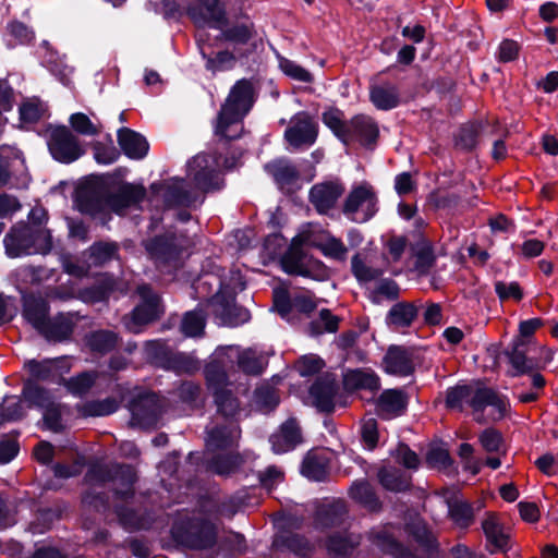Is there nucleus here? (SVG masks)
Returning a JSON list of instances; mask_svg holds the SVG:
<instances>
[{
  "label": "nucleus",
  "instance_id": "20",
  "mask_svg": "<svg viewBox=\"0 0 558 558\" xmlns=\"http://www.w3.org/2000/svg\"><path fill=\"white\" fill-rule=\"evenodd\" d=\"M417 317V306L412 302H398L389 310L386 322L396 329L407 328Z\"/></svg>",
  "mask_w": 558,
  "mask_h": 558
},
{
  "label": "nucleus",
  "instance_id": "11",
  "mask_svg": "<svg viewBox=\"0 0 558 558\" xmlns=\"http://www.w3.org/2000/svg\"><path fill=\"white\" fill-rule=\"evenodd\" d=\"M190 15L195 24L208 23L216 28H221L226 21V12L219 0H197Z\"/></svg>",
  "mask_w": 558,
  "mask_h": 558
},
{
  "label": "nucleus",
  "instance_id": "52",
  "mask_svg": "<svg viewBox=\"0 0 558 558\" xmlns=\"http://www.w3.org/2000/svg\"><path fill=\"white\" fill-rule=\"evenodd\" d=\"M235 58L230 51H219L215 57L207 58L206 68L213 72L231 69Z\"/></svg>",
  "mask_w": 558,
  "mask_h": 558
},
{
  "label": "nucleus",
  "instance_id": "43",
  "mask_svg": "<svg viewBox=\"0 0 558 558\" xmlns=\"http://www.w3.org/2000/svg\"><path fill=\"white\" fill-rule=\"evenodd\" d=\"M89 347L97 352H108L118 343V337L111 331H96L89 338Z\"/></svg>",
  "mask_w": 558,
  "mask_h": 558
},
{
  "label": "nucleus",
  "instance_id": "42",
  "mask_svg": "<svg viewBox=\"0 0 558 558\" xmlns=\"http://www.w3.org/2000/svg\"><path fill=\"white\" fill-rule=\"evenodd\" d=\"M205 328V316L199 312H189L185 314L181 330L187 337L201 336Z\"/></svg>",
  "mask_w": 558,
  "mask_h": 558
},
{
  "label": "nucleus",
  "instance_id": "27",
  "mask_svg": "<svg viewBox=\"0 0 558 558\" xmlns=\"http://www.w3.org/2000/svg\"><path fill=\"white\" fill-rule=\"evenodd\" d=\"M480 386H457L448 390L446 404L451 409L462 410L464 403L474 410V399Z\"/></svg>",
  "mask_w": 558,
  "mask_h": 558
},
{
  "label": "nucleus",
  "instance_id": "55",
  "mask_svg": "<svg viewBox=\"0 0 558 558\" xmlns=\"http://www.w3.org/2000/svg\"><path fill=\"white\" fill-rule=\"evenodd\" d=\"M407 247V240L403 236H391L385 244L386 257L389 262H398Z\"/></svg>",
  "mask_w": 558,
  "mask_h": 558
},
{
  "label": "nucleus",
  "instance_id": "34",
  "mask_svg": "<svg viewBox=\"0 0 558 558\" xmlns=\"http://www.w3.org/2000/svg\"><path fill=\"white\" fill-rule=\"evenodd\" d=\"M351 497L369 511L379 509V501L367 483H355L350 489Z\"/></svg>",
  "mask_w": 558,
  "mask_h": 558
},
{
  "label": "nucleus",
  "instance_id": "62",
  "mask_svg": "<svg viewBox=\"0 0 558 558\" xmlns=\"http://www.w3.org/2000/svg\"><path fill=\"white\" fill-rule=\"evenodd\" d=\"M545 248V243L537 239H527L520 246V253L524 258L539 256Z\"/></svg>",
  "mask_w": 558,
  "mask_h": 558
},
{
  "label": "nucleus",
  "instance_id": "13",
  "mask_svg": "<svg viewBox=\"0 0 558 558\" xmlns=\"http://www.w3.org/2000/svg\"><path fill=\"white\" fill-rule=\"evenodd\" d=\"M482 529L487 542L497 550L510 547V531L506 529L495 513H487L482 522Z\"/></svg>",
  "mask_w": 558,
  "mask_h": 558
},
{
  "label": "nucleus",
  "instance_id": "39",
  "mask_svg": "<svg viewBox=\"0 0 558 558\" xmlns=\"http://www.w3.org/2000/svg\"><path fill=\"white\" fill-rule=\"evenodd\" d=\"M69 122L75 132L83 135L94 136L101 131L100 124L94 123L88 116L82 112L73 113Z\"/></svg>",
  "mask_w": 558,
  "mask_h": 558
},
{
  "label": "nucleus",
  "instance_id": "31",
  "mask_svg": "<svg viewBox=\"0 0 558 558\" xmlns=\"http://www.w3.org/2000/svg\"><path fill=\"white\" fill-rule=\"evenodd\" d=\"M400 295V288L391 279H384L378 281L369 291L368 298L375 304H380L383 301H395Z\"/></svg>",
  "mask_w": 558,
  "mask_h": 558
},
{
  "label": "nucleus",
  "instance_id": "36",
  "mask_svg": "<svg viewBox=\"0 0 558 558\" xmlns=\"http://www.w3.org/2000/svg\"><path fill=\"white\" fill-rule=\"evenodd\" d=\"M47 108L45 104L35 97L24 100L20 106L21 120L26 123L37 122L45 116Z\"/></svg>",
  "mask_w": 558,
  "mask_h": 558
},
{
  "label": "nucleus",
  "instance_id": "3",
  "mask_svg": "<svg viewBox=\"0 0 558 558\" xmlns=\"http://www.w3.org/2000/svg\"><path fill=\"white\" fill-rule=\"evenodd\" d=\"M205 373L208 388L214 395L218 412L226 418L235 417L241 407L238 398L233 396L230 389L231 384L228 383L226 373L216 362L207 365Z\"/></svg>",
  "mask_w": 558,
  "mask_h": 558
},
{
  "label": "nucleus",
  "instance_id": "17",
  "mask_svg": "<svg viewBox=\"0 0 558 558\" xmlns=\"http://www.w3.org/2000/svg\"><path fill=\"white\" fill-rule=\"evenodd\" d=\"M240 428L233 422L222 427H215L208 433L207 448L210 451L228 450L240 438Z\"/></svg>",
  "mask_w": 558,
  "mask_h": 558
},
{
  "label": "nucleus",
  "instance_id": "40",
  "mask_svg": "<svg viewBox=\"0 0 558 558\" xmlns=\"http://www.w3.org/2000/svg\"><path fill=\"white\" fill-rule=\"evenodd\" d=\"M302 473L314 481H322L327 476V465L316 454H308L302 465Z\"/></svg>",
  "mask_w": 558,
  "mask_h": 558
},
{
  "label": "nucleus",
  "instance_id": "41",
  "mask_svg": "<svg viewBox=\"0 0 558 558\" xmlns=\"http://www.w3.org/2000/svg\"><path fill=\"white\" fill-rule=\"evenodd\" d=\"M380 483L390 490H403L409 487V478L393 469H381L379 471Z\"/></svg>",
  "mask_w": 558,
  "mask_h": 558
},
{
  "label": "nucleus",
  "instance_id": "45",
  "mask_svg": "<svg viewBox=\"0 0 558 558\" xmlns=\"http://www.w3.org/2000/svg\"><path fill=\"white\" fill-rule=\"evenodd\" d=\"M95 380L96 375L94 373L85 372L65 381V386L70 392L74 395H83L92 388Z\"/></svg>",
  "mask_w": 558,
  "mask_h": 558
},
{
  "label": "nucleus",
  "instance_id": "38",
  "mask_svg": "<svg viewBox=\"0 0 558 558\" xmlns=\"http://www.w3.org/2000/svg\"><path fill=\"white\" fill-rule=\"evenodd\" d=\"M483 449L488 453L504 456L506 453L502 435L494 429H485L478 437Z\"/></svg>",
  "mask_w": 558,
  "mask_h": 558
},
{
  "label": "nucleus",
  "instance_id": "50",
  "mask_svg": "<svg viewBox=\"0 0 558 558\" xmlns=\"http://www.w3.org/2000/svg\"><path fill=\"white\" fill-rule=\"evenodd\" d=\"M167 199L172 205L189 206L193 199L190 193L185 190V183L183 180H177L169 187Z\"/></svg>",
  "mask_w": 558,
  "mask_h": 558
},
{
  "label": "nucleus",
  "instance_id": "63",
  "mask_svg": "<svg viewBox=\"0 0 558 558\" xmlns=\"http://www.w3.org/2000/svg\"><path fill=\"white\" fill-rule=\"evenodd\" d=\"M15 102L14 92L7 81H0V114L10 111Z\"/></svg>",
  "mask_w": 558,
  "mask_h": 558
},
{
  "label": "nucleus",
  "instance_id": "24",
  "mask_svg": "<svg viewBox=\"0 0 558 558\" xmlns=\"http://www.w3.org/2000/svg\"><path fill=\"white\" fill-rule=\"evenodd\" d=\"M48 305L41 299L27 298L24 303L25 318L41 333L50 322L47 319Z\"/></svg>",
  "mask_w": 558,
  "mask_h": 558
},
{
  "label": "nucleus",
  "instance_id": "48",
  "mask_svg": "<svg viewBox=\"0 0 558 558\" xmlns=\"http://www.w3.org/2000/svg\"><path fill=\"white\" fill-rule=\"evenodd\" d=\"M495 292L501 302L513 300L519 302L523 298V292L518 282H495Z\"/></svg>",
  "mask_w": 558,
  "mask_h": 558
},
{
  "label": "nucleus",
  "instance_id": "59",
  "mask_svg": "<svg viewBox=\"0 0 558 558\" xmlns=\"http://www.w3.org/2000/svg\"><path fill=\"white\" fill-rule=\"evenodd\" d=\"M426 462L432 468H446L450 463V456L442 447H432L426 454Z\"/></svg>",
  "mask_w": 558,
  "mask_h": 558
},
{
  "label": "nucleus",
  "instance_id": "12",
  "mask_svg": "<svg viewBox=\"0 0 558 558\" xmlns=\"http://www.w3.org/2000/svg\"><path fill=\"white\" fill-rule=\"evenodd\" d=\"M384 365L387 373L397 376L410 375L414 369L412 353L403 347H390L385 355Z\"/></svg>",
  "mask_w": 558,
  "mask_h": 558
},
{
  "label": "nucleus",
  "instance_id": "16",
  "mask_svg": "<svg viewBox=\"0 0 558 558\" xmlns=\"http://www.w3.org/2000/svg\"><path fill=\"white\" fill-rule=\"evenodd\" d=\"M118 143L122 151L132 159L144 158L149 149L146 138L128 128L118 132Z\"/></svg>",
  "mask_w": 558,
  "mask_h": 558
},
{
  "label": "nucleus",
  "instance_id": "22",
  "mask_svg": "<svg viewBox=\"0 0 558 558\" xmlns=\"http://www.w3.org/2000/svg\"><path fill=\"white\" fill-rule=\"evenodd\" d=\"M322 121L344 144L350 143V121H345L343 111L330 107L323 112Z\"/></svg>",
  "mask_w": 558,
  "mask_h": 558
},
{
  "label": "nucleus",
  "instance_id": "58",
  "mask_svg": "<svg viewBox=\"0 0 558 558\" xmlns=\"http://www.w3.org/2000/svg\"><path fill=\"white\" fill-rule=\"evenodd\" d=\"M8 31L20 44H31L34 38V32L24 23L14 21L8 25Z\"/></svg>",
  "mask_w": 558,
  "mask_h": 558
},
{
  "label": "nucleus",
  "instance_id": "54",
  "mask_svg": "<svg viewBox=\"0 0 558 558\" xmlns=\"http://www.w3.org/2000/svg\"><path fill=\"white\" fill-rule=\"evenodd\" d=\"M117 245L113 243H96L90 247V257L95 264H104L114 257Z\"/></svg>",
  "mask_w": 558,
  "mask_h": 558
},
{
  "label": "nucleus",
  "instance_id": "47",
  "mask_svg": "<svg viewBox=\"0 0 558 558\" xmlns=\"http://www.w3.org/2000/svg\"><path fill=\"white\" fill-rule=\"evenodd\" d=\"M279 66L284 74L292 77L293 80L310 83L313 81V75L303 66L286 58H281Z\"/></svg>",
  "mask_w": 558,
  "mask_h": 558
},
{
  "label": "nucleus",
  "instance_id": "60",
  "mask_svg": "<svg viewBox=\"0 0 558 558\" xmlns=\"http://www.w3.org/2000/svg\"><path fill=\"white\" fill-rule=\"evenodd\" d=\"M56 361H31L27 363V367L32 376L37 379H46L50 376L52 369L56 368Z\"/></svg>",
  "mask_w": 558,
  "mask_h": 558
},
{
  "label": "nucleus",
  "instance_id": "5",
  "mask_svg": "<svg viewBox=\"0 0 558 558\" xmlns=\"http://www.w3.org/2000/svg\"><path fill=\"white\" fill-rule=\"evenodd\" d=\"M509 411L508 401L493 389L481 387L475 395L473 417L478 423L499 421Z\"/></svg>",
  "mask_w": 558,
  "mask_h": 558
},
{
  "label": "nucleus",
  "instance_id": "10",
  "mask_svg": "<svg viewBox=\"0 0 558 558\" xmlns=\"http://www.w3.org/2000/svg\"><path fill=\"white\" fill-rule=\"evenodd\" d=\"M350 143L359 142L365 147H374L379 137L377 122L369 116L357 114L350 120Z\"/></svg>",
  "mask_w": 558,
  "mask_h": 558
},
{
  "label": "nucleus",
  "instance_id": "37",
  "mask_svg": "<svg viewBox=\"0 0 558 558\" xmlns=\"http://www.w3.org/2000/svg\"><path fill=\"white\" fill-rule=\"evenodd\" d=\"M316 246L326 257L337 260H344L348 254L344 243L335 236H327L318 242Z\"/></svg>",
  "mask_w": 558,
  "mask_h": 558
},
{
  "label": "nucleus",
  "instance_id": "29",
  "mask_svg": "<svg viewBox=\"0 0 558 558\" xmlns=\"http://www.w3.org/2000/svg\"><path fill=\"white\" fill-rule=\"evenodd\" d=\"M449 517L460 529H468L474 522V510L471 504L465 500L449 502Z\"/></svg>",
  "mask_w": 558,
  "mask_h": 558
},
{
  "label": "nucleus",
  "instance_id": "1",
  "mask_svg": "<svg viewBox=\"0 0 558 558\" xmlns=\"http://www.w3.org/2000/svg\"><path fill=\"white\" fill-rule=\"evenodd\" d=\"M253 105V86L241 80L232 87L217 117L215 132L220 137L234 140L243 131L242 119Z\"/></svg>",
  "mask_w": 558,
  "mask_h": 558
},
{
  "label": "nucleus",
  "instance_id": "32",
  "mask_svg": "<svg viewBox=\"0 0 558 558\" xmlns=\"http://www.w3.org/2000/svg\"><path fill=\"white\" fill-rule=\"evenodd\" d=\"M119 408V403L113 398L104 400H93L78 407L82 416H105L113 413Z\"/></svg>",
  "mask_w": 558,
  "mask_h": 558
},
{
  "label": "nucleus",
  "instance_id": "4",
  "mask_svg": "<svg viewBox=\"0 0 558 558\" xmlns=\"http://www.w3.org/2000/svg\"><path fill=\"white\" fill-rule=\"evenodd\" d=\"M282 269L294 276L324 280L328 277V268L317 258L307 255L300 242L293 241L281 258Z\"/></svg>",
  "mask_w": 558,
  "mask_h": 558
},
{
  "label": "nucleus",
  "instance_id": "46",
  "mask_svg": "<svg viewBox=\"0 0 558 558\" xmlns=\"http://www.w3.org/2000/svg\"><path fill=\"white\" fill-rule=\"evenodd\" d=\"M352 271L355 278L361 282H368L377 279L380 276L378 269L368 267L359 254L352 257Z\"/></svg>",
  "mask_w": 558,
  "mask_h": 558
},
{
  "label": "nucleus",
  "instance_id": "49",
  "mask_svg": "<svg viewBox=\"0 0 558 558\" xmlns=\"http://www.w3.org/2000/svg\"><path fill=\"white\" fill-rule=\"evenodd\" d=\"M324 366V361L315 354L304 355L295 363V368L302 376L314 375L322 371Z\"/></svg>",
  "mask_w": 558,
  "mask_h": 558
},
{
  "label": "nucleus",
  "instance_id": "33",
  "mask_svg": "<svg viewBox=\"0 0 558 558\" xmlns=\"http://www.w3.org/2000/svg\"><path fill=\"white\" fill-rule=\"evenodd\" d=\"M310 393L320 411L330 412L333 410L335 390L332 385L316 383L311 387Z\"/></svg>",
  "mask_w": 558,
  "mask_h": 558
},
{
  "label": "nucleus",
  "instance_id": "21",
  "mask_svg": "<svg viewBox=\"0 0 558 558\" xmlns=\"http://www.w3.org/2000/svg\"><path fill=\"white\" fill-rule=\"evenodd\" d=\"M343 385L349 390L375 391L379 389L380 383L379 377L372 369H353L344 375Z\"/></svg>",
  "mask_w": 558,
  "mask_h": 558
},
{
  "label": "nucleus",
  "instance_id": "25",
  "mask_svg": "<svg viewBox=\"0 0 558 558\" xmlns=\"http://www.w3.org/2000/svg\"><path fill=\"white\" fill-rule=\"evenodd\" d=\"M221 37L231 43L246 44L255 36V28L253 22L248 17H244L234 24L223 27L221 26Z\"/></svg>",
  "mask_w": 558,
  "mask_h": 558
},
{
  "label": "nucleus",
  "instance_id": "19",
  "mask_svg": "<svg viewBox=\"0 0 558 558\" xmlns=\"http://www.w3.org/2000/svg\"><path fill=\"white\" fill-rule=\"evenodd\" d=\"M190 177L193 179L196 187L201 191H207L215 174V168L210 166V157L207 155H197L189 163Z\"/></svg>",
  "mask_w": 558,
  "mask_h": 558
},
{
  "label": "nucleus",
  "instance_id": "23",
  "mask_svg": "<svg viewBox=\"0 0 558 558\" xmlns=\"http://www.w3.org/2000/svg\"><path fill=\"white\" fill-rule=\"evenodd\" d=\"M145 189L140 185L126 184L123 185L118 194L112 199V209L123 215L128 207L134 206L142 202L145 197Z\"/></svg>",
  "mask_w": 558,
  "mask_h": 558
},
{
  "label": "nucleus",
  "instance_id": "53",
  "mask_svg": "<svg viewBox=\"0 0 558 558\" xmlns=\"http://www.w3.org/2000/svg\"><path fill=\"white\" fill-rule=\"evenodd\" d=\"M361 434H362V440H363L364 445L368 449L373 450L377 446V442H378L377 421L373 417L363 420Z\"/></svg>",
  "mask_w": 558,
  "mask_h": 558
},
{
  "label": "nucleus",
  "instance_id": "15",
  "mask_svg": "<svg viewBox=\"0 0 558 558\" xmlns=\"http://www.w3.org/2000/svg\"><path fill=\"white\" fill-rule=\"evenodd\" d=\"M302 442L300 426L295 420L283 423L278 433L271 437L272 449L276 453L287 452Z\"/></svg>",
  "mask_w": 558,
  "mask_h": 558
},
{
  "label": "nucleus",
  "instance_id": "61",
  "mask_svg": "<svg viewBox=\"0 0 558 558\" xmlns=\"http://www.w3.org/2000/svg\"><path fill=\"white\" fill-rule=\"evenodd\" d=\"M357 543L341 536H332L328 542V549L337 555H348Z\"/></svg>",
  "mask_w": 558,
  "mask_h": 558
},
{
  "label": "nucleus",
  "instance_id": "18",
  "mask_svg": "<svg viewBox=\"0 0 558 558\" xmlns=\"http://www.w3.org/2000/svg\"><path fill=\"white\" fill-rule=\"evenodd\" d=\"M371 101L380 110H389L399 105L398 87L390 82L373 83L369 88Z\"/></svg>",
  "mask_w": 558,
  "mask_h": 558
},
{
  "label": "nucleus",
  "instance_id": "28",
  "mask_svg": "<svg viewBox=\"0 0 558 558\" xmlns=\"http://www.w3.org/2000/svg\"><path fill=\"white\" fill-rule=\"evenodd\" d=\"M233 352L238 354L239 367L246 374L258 375L267 365L266 357L252 349L238 352L231 348L230 353L232 354Z\"/></svg>",
  "mask_w": 558,
  "mask_h": 558
},
{
  "label": "nucleus",
  "instance_id": "7",
  "mask_svg": "<svg viewBox=\"0 0 558 558\" xmlns=\"http://www.w3.org/2000/svg\"><path fill=\"white\" fill-rule=\"evenodd\" d=\"M318 135V124L307 112H299L292 117L284 138L293 147L311 146Z\"/></svg>",
  "mask_w": 558,
  "mask_h": 558
},
{
  "label": "nucleus",
  "instance_id": "2",
  "mask_svg": "<svg viewBox=\"0 0 558 558\" xmlns=\"http://www.w3.org/2000/svg\"><path fill=\"white\" fill-rule=\"evenodd\" d=\"M378 197L369 183L354 185L347 195L342 213L353 222L368 221L378 210Z\"/></svg>",
  "mask_w": 558,
  "mask_h": 558
},
{
  "label": "nucleus",
  "instance_id": "8",
  "mask_svg": "<svg viewBox=\"0 0 558 558\" xmlns=\"http://www.w3.org/2000/svg\"><path fill=\"white\" fill-rule=\"evenodd\" d=\"M48 145L52 156L62 162H71L82 155L77 137L66 126L52 129Z\"/></svg>",
  "mask_w": 558,
  "mask_h": 558
},
{
  "label": "nucleus",
  "instance_id": "35",
  "mask_svg": "<svg viewBox=\"0 0 558 558\" xmlns=\"http://www.w3.org/2000/svg\"><path fill=\"white\" fill-rule=\"evenodd\" d=\"M339 317L329 310H322L318 317L310 324L312 335H322L324 332H336L339 328Z\"/></svg>",
  "mask_w": 558,
  "mask_h": 558
},
{
  "label": "nucleus",
  "instance_id": "44",
  "mask_svg": "<svg viewBox=\"0 0 558 558\" xmlns=\"http://www.w3.org/2000/svg\"><path fill=\"white\" fill-rule=\"evenodd\" d=\"M242 463V458L232 451L218 456L211 462V469L218 474H229Z\"/></svg>",
  "mask_w": 558,
  "mask_h": 558
},
{
  "label": "nucleus",
  "instance_id": "6",
  "mask_svg": "<svg viewBox=\"0 0 558 558\" xmlns=\"http://www.w3.org/2000/svg\"><path fill=\"white\" fill-rule=\"evenodd\" d=\"M137 293L143 302L125 322L126 328L132 332H138L142 326L155 320L160 314L159 296L147 284L140 286Z\"/></svg>",
  "mask_w": 558,
  "mask_h": 558
},
{
  "label": "nucleus",
  "instance_id": "9",
  "mask_svg": "<svg viewBox=\"0 0 558 558\" xmlns=\"http://www.w3.org/2000/svg\"><path fill=\"white\" fill-rule=\"evenodd\" d=\"M344 193L341 183L328 181L315 184L310 191V201L320 214L328 213L335 207L339 197Z\"/></svg>",
  "mask_w": 558,
  "mask_h": 558
},
{
  "label": "nucleus",
  "instance_id": "56",
  "mask_svg": "<svg viewBox=\"0 0 558 558\" xmlns=\"http://www.w3.org/2000/svg\"><path fill=\"white\" fill-rule=\"evenodd\" d=\"M395 457L398 463L404 465L408 469L416 470L420 465V459L417 454L407 445H399L396 449Z\"/></svg>",
  "mask_w": 558,
  "mask_h": 558
},
{
  "label": "nucleus",
  "instance_id": "64",
  "mask_svg": "<svg viewBox=\"0 0 558 558\" xmlns=\"http://www.w3.org/2000/svg\"><path fill=\"white\" fill-rule=\"evenodd\" d=\"M529 352L533 353L532 355L536 362V371L544 368L553 360V351L546 347L534 345L529 348Z\"/></svg>",
  "mask_w": 558,
  "mask_h": 558
},
{
  "label": "nucleus",
  "instance_id": "14",
  "mask_svg": "<svg viewBox=\"0 0 558 558\" xmlns=\"http://www.w3.org/2000/svg\"><path fill=\"white\" fill-rule=\"evenodd\" d=\"M407 405L408 396L400 389L385 390L377 401L379 415L387 420L401 415Z\"/></svg>",
  "mask_w": 558,
  "mask_h": 558
},
{
  "label": "nucleus",
  "instance_id": "30",
  "mask_svg": "<svg viewBox=\"0 0 558 558\" xmlns=\"http://www.w3.org/2000/svg\"><path fill=\"white\" fill-rule=\"evenodd\" d=\"M133 418L138 423L153 422L157 418L158 407L154 395L143 396L131 405Z\"/></svg>",
  "mask_w": 558,
  "mask_h": 558
},
{
  "label": "nucleus",
  "instance_id": "57",
  "mask_svg": "<svg viewBox=\"0 0 558 558\" xmlns=\"http://www.w3.org/2000/svg\"><path fill=\"white\" fill-rule=\"evenodd\" d=\"M520 46L515 40L504 39L497 51V59L500 62H510L519 57Z\"/></svg>",
  "mask_w": 558,
  "mask_h": 558
},
{
  "label": "nucleus",
  "instance_id": "51",
  "mask_svg": "<svg viewBox=\"0 0 558 558\" xmlns=\"http://www.w3.org/2000/svg\"><path fill=\"white\" fill-rule=\"evenodd\" d=\"M72 332V327L68 320L49 322L43 330V335L53 341L66 339Z\"/></svg>",
  "mask_w": 558,
  "mask_h": 558
},
{
  "label": "nucleus",
  "instance_id": "26",
  "mask_svg": "<svg viewBox=\"0 0 558 558\" xmlns=\"http://www.w3.org/2000/svg\"><path fill=\"white\" fill-rule=\"evenodd\" d=\"M523 347V340L518 339L513 350L509 354L510 363L518 375L529 374L536 371V362L532 355L533 353L529 352V348L524 349Z\"/></svg>",
  "mask_w": 558,
  "mask_h": 558
}]
</instances>
